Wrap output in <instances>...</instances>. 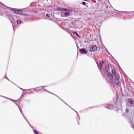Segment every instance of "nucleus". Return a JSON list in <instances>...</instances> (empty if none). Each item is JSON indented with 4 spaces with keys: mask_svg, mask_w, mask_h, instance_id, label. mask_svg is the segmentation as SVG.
Masks as SVG:
<instances>
[{
    "mask_svg": "<svg viewBox=\"0 0 134 134\" xmlns=\"http://www.w3.org/2000/svg\"><path fill=\"white\" fill-rule=\"evenodd\" d=\"M60 100L63 102H64V101L62 99H60Z\"/></svg>",
    "mask_w": 134,
    "mask_h": 134,
    "instance_id": "35",
    "label": "nucleus"
},
{
    "mask_svg": "<svg viewBox=\"0 0 134 134\" xmlns=\"http://www.w3.org/2000/svg\"><path fill=\"white\" fill-rule=\"evenodd\" d=\"M10 100H11V101H13V102H14V100H13L12 99H10Z\"/></svg>",
    "mask_w": 134,
    "mask_h": 134,
    "instance_id": "30",
    "label": "nucleus"
},
{
    "mask_svg": "<svg viewBox=\"0 0 134 134\" xmlns=\"http://www.w3.org/2000/svg\"><path fill=\"white\" fill-rule=\"evenodd\" d=\"M16 23L18 24H21L22 22L20 19L18 20H16Z\"/></svg>",
    "mask_w": 134,
    "mask_h": 134,
    "instance_id": "14",
    "label": "nucleus"
},
{
    "mask_svg": "<svg viewBox=\"0 0 134 134\" xmlns=\"http://www.w3.org/2000/svg\"><path fill=\"white\" fill-rule=\"evenodd\" d=\"M71 27H72V28H74V27H75L74 26H73L72 25V26H71Z\"/></svg>",
    "mask_w": 134,
    "mask_h": 134,
    "instance_id": "28",
    "label": "nucleus"
},
{
    "mask_svg": "<svg viewBox=\"0 0 134 134\" xmlns=\"http://www.w3.org/2000/svg\"><path fill=\"white\" fill-rule=\"evenodd\" d=\"M10 8V10L14 11L15 13L20 15L23 14V13L21 12L23 10L22 9H17L12 8Z\"/></svg>",
    "mask_w": 134,
    "mask_h": 134,
    "instance_id": "3",
    "label": "nucleus"
},
{
    "mask_svg": "<svg viewBox=\"0 0 134 134\" xmlns=\"http://www.w3.org/2000/svg\"><path fill=\"white\" fill-rule=\"evenodd\" d=\"M65 104H66V105H68V106H69L70 107V106L68 105L65 102H63Z\"/></svg>",
    "mask_w": 134,
    "mask_h": 134,
    "instance_id": "34",
    "label": "nucleus"
},
{
    "mask_svg": "<svg viewBox=\"0 0 134 134\" xmlns=\"http://www.w3.org/2000/svg\"><path fill=\"white\" fill-rule=\"evenodd\" d=\"M15 103L18 106V107L19 108V110H20V111L21 114H22V115H23V117H24V118L26 120L27 122L28 123V124L30 126L32 127V128H33V127L30 124H29V123L28 121L26 119V118H25V117L23 115V113H22V112L21 110L20 109V107L18 106V104L16 103Z\"/></svg>",
    "mask_w": 134,
    "mask_h": 134,
    "instance_id": "10",
    "label": "nucleus"
},
{
    "mask_svg": "<svg viewBox=\"0 0 134 134\" xmlns=\"http://www.w3.org/2000/svg\"><path fill=\"white\" fill-rule=\"evenodd\" d=\"M97 47L95 45L91 46L90 48V50L91 52H94L97 51Z\"/></svg>",
    "mask_w": 134,
    "mask_h": 134,
    "instance_id": "7",
    "label": "nucleus"
},
{
    "mask_svg": "<svg viewBox=\"0 0 134 134\" xmlns=\"http://www.w3.org/2000/svg\"><path fill=\"white\" fill-rule=\"evenodd\" d=\"M134 13V11L133 12H129V13Z\"/></svg>",
    "mask_w": 134,
    "mask_h": 134,
    "instance_id": "27",
    "label": "nucleus"
},
{
    "mask_svg": "<svg viewBox=\"0 0 134 134\" xmlns=\"http://www.w3.org/2000/svg\"><path fill=\"white\" fill-rule=\"evenodd\" d=\"M0 97H3L4 98H5V97H4V96H1V95H0Z\"/></svg>",
    "mask_w": 134,
    "mask_h": 134,
    "instance_id": "31",
    "label": "nucleus"
},
{
    "mask_svg": "<svg viewBox=\"0 0 134 134\" xmlns=\"http://www.w3.org/2000/svg\"><path fill=\"white\" fill-rule=\"evenodd\" d=\"M75 112L77 113V116H79V114H78V113H77V112H76V111H75Z\"/></svg>",
    "mask_w": 134,
    "mask_h": 134,
    "instance_id": "32",
    "label": "nucleus"
},
{
    "mask_svg": "<svg viewBox=\"0 0 134 134\" xmlns=\"http://www.w3.org/2000/svg\"><path fill=\"white\" fill-rule=\"evenodd\" d=\"M8 18L9 20L11 21V20H12L10 18V17L9 16H8Z\"/></svg>",
    "mask_w": 134,
    "mask_h": 134,
    "instance_id": "25",
    "label": "nucleus"
},
{
    "mask_svg": "<svg viewBox=\"0 0 134 134\" xmlns=\"http://www.w3.org/2000/svg\"><path fill=\"white\" fill-rule=\"evenodd\" d=\"M105 108L109 110L112 109L115 110H118V108L116 107L113 106L112 104H108Z\"/></svg>",
    "mask_w": 134,
    "mask_h": 134,
    "instance_id": "4",
    "label": "nucleus"
},
{
    "mask_svg": "<svg viewBox=\"0 0 134 134\" xmlns=\"http://www.w3.org/2000/svg\"><path fill=\"white\" fill-rule=\"evenodd\" d=\"M105 7V9L104 11L106 13H111L110 11L111 8H108V7L107 5L106 4L104 6Z\"/></svg>",
    "mask_w": 134,
    "mask_h": 134,
    "instance_id": "8",
    "label": "nucleus"
},
{
    "mask_svg": "<svg viewBox=\"0 0 134 134\" xmlns=\"http://www.w3.org/2000/svg\"><path fill=\"white\" fill-rule=\"evenodd\" d=\"M65 104H66V105H68V106H69L70 107V106L68 105L65 102H63Z\"/></svg>",
    "mask_w": 134,
    "mask_h": 134,
    "instance_id": "33",
    "label": "nucleus"
},
{
    "mask_svg": "<svg viewBox=\"0 0 134 134\" xmlns=\"http://www.w3.org/2000/svg\"><path fill=\"white\" fill-rule=\"evenodd\" d=\"M72 33L74 34H75L78 37H80V35H79L76 32L73 31L72 32Z\"/></svg>",
    "mask_w": 134,
    "mask_h": 134,
    "instance_id": "13",
    "label": "nucleus"
},
{
    "mask_svg": "<svg viewBox=\"0 0 134 134\" xmlns=\"http://www.w3.org/2000/svg\"><path fill=\"white\" fill-rule=\"evenodd\" d=\"M125 113H124L122 114V115L123 116H124L125 115Z\"/></svg>",
    "mask_w": 134,
    "mask_h": 134,
    "instance_id": "37",
    "label": "nucleus"
},
{
    "mask_svg": "<svg viewBox=\"0 0 134 134\" xmlns=\"http://www.w3.org/2000/svg\"><path fill=\"white\" fill-rule=\"evenodd\" d=\"M104 63V62L103 61L102 62L100 61L99 62V70L101 74H102V72L101 70L102 69L103 64Z\"/></svg>",
    "mask_w": 134,
    "mask_h": 134,
    "instance_id": "11",
    "label": "nucleus"
},
{
    "mask_svg": "<svg viewBox=\"0 0 134 134\" xmlns=\"http://www.w3.org/2000/svg\"><path fill=\"white\" fill-rule=\"evenodd\" d=\"M70 14V13L69 12H65L64 13V15L65 16H67L69 15Z\"/></svg>",
    "mask_w": 134,
    "mask_h": 134,
    "instance_id": "15",
    "label": "nucleus"
},
{
    "mask_svg": "<svg viewBox=\"0 0 134 134\" xmlns=\"http://www.w3.org/2000/svg\"><path fill=\"white\" fill-rule=\"evenodd\" d=\"M5 98H7V99H9V100H10V99L9 98H8L7 97H5Z\"/></svg>",
    "mask_w": 134,
    "mask_h": 134,
    "instance_id": "36",
    "label": "nucleus"
},
{
    "mask_svg": "<svg viewBox=\"0 0 134 134\" xmlns=\"http://www.w3.org/2000/svg\"><path fill=\"white\" fill-rule=\"evenodd\" d=\"M22 95H23L22 94V95H21V97L22 96ZM21 97H20V99L21 98Z\"/></svg>",
    "mask_w": 134,
    "mask_h": 134,
    "instance_id": "39",
    "label": "nucleus"
},
{
    "mask_svg": "<svg viewBox=\"0 0 134 134\" xmlns=\"http://www.w3.org/2000/svg\"><path fill=\"white\" fill-rule=\"evenodd\" d=\"M51 93L55 95V96H56V97H57L59 99H61L58 96H57V95L53 93H51V92H50Z\"/></svg>",
    "mask_w": 134,
    "mask_h": 134,
    "instance_id": "21",
    "label": "nucleus"
},
{
    "mask_svg": "<svg viewBox=\"0 0 134 134\" xmlns=\"http://www.w3.org/2000/svg\"><path fill=\"white\" fill-rule=\"evenodd\" d=\"M51 93L55 95V96H56V97H57L59 99H61L58 96H57V95L53 93H51V92H50Z\"/></svg>",
    "mask_w": 134,
    "mask_h": 134,
    "instance_id": "19",
    "label": "nucleus"
},
{
    "mask_svg": "<svg viewBox=\"0 0 134 134\" xmlns=\"http://www.w3.org/2000/svg\"><path fill=\"white\" fill-rule=\"evenodd\" d=\"M122 12L123 13H128L129 14H133V15H134V13H129V12Z\"/></svg>",
    "mask_w": 134,
    "mask_h": 134,
    "instance_id": "16",
    "label": "nucleus"
},
{
    "mask_svg": "<svg viewBox=\"0 0 134 134\" xmlns=\"http://www.w3.org/2000/svg\"><path fill=\"white\" fill-rule=\"evenodd\" d=\"M78 122V124H79V122Z\"/></svg>",
    "mask_w": 134,
    "mask_h": 134,
    "instance_id": "41",
    "label": "nucleus"
},
{
    "mask_svg": "<svg viewBox=\"0 0 134 134\" xmlns=\"http://www.w3.org/2000/svg\"><path fill=\"white\" fill-rule=\"evenodd\" d=\"M18 87H19V88H20V89H21V90H23V91H25V90H24V89L23 88H20V87H19L18 86Z\"/></svg>",
    "mask_w": 134,
    "mask_h": 134,
    "instance_id": "26",
    "label": "nucleus"
},
{
    "mask_svg": "<svg viewBox=\"0 0 134 134\" xmlns=\"http://www.w3.org/2000/svg\"><path fill=\"white\" fill-rule=\"evenodd\" d=\"M82 4L84 5H85L86 4V3L85 2H83L82 3Z\"/></svg>",
    "mask_w": 134,
    "mask_h": 134,
    "instance_id": "22",
    "label": "nucleus"
},
{
    "mask_svg": "<svg viewBox=\"0 0 134 134\" xmlns=\"http://www.w3.org/2000/svg\"><path fill=\"white\" fill-rule=\"evenodd\" d=\"M46 86H41L39 87H37L36 88L37 89V91H43L44 90H45L48 92L50 93V92L49 91H48L47 90L44 89V87H46Z\"/></svg>",
    "mask_w": 134,
    "mask_h": 134,
    "instance_id": "6",
    "label": "nucleus"
},
{
    "mask_svg": "<svg viewBox=\"0 0 134 134\" xmlns=\"http://www.w3.org/2000/svg\"><path fill=\"white\" fill-rule=\"evenodd\" d=\"M12 82V83H13V84H14V83H13L12 82Z\"/></svg>",
    "mask_w": 134,
    "mask_h": 134,
    "instance_id": "40",
    "label": "nucleus"
},
{
    "mask_svg": "<svg viewBox=\"0 0 134 134\" xmlns=\"http://www.w3.org/2000/svg\"><path fill=\"white\" fill-rule=\"evenodd\" d=\"M67 9L65 8H62V10H64V11H66Z\"/></svg>",
    "mask_w": 134,
    "mask_h": 134,
    "instance_id": "24",
    "label": "nucleus"
},
{
    "mask_svg": "<svg viewBox=\"0 0 134 134\" xmlns=\"http://www.w3.org/2000/svg\"><path fill=\"white\" fill-rule=\"evenodd\" d=\"M79 51L82 54H86L87 53L88 51L85 48L79 49Z\"/></svg>",
    "mask_w": 134,
    "mask_h": 134,
    "instance_id": "5",
    "label": "nucleus"
},
{
    "mask_svg": "<svg viewBox=\"0 0 134 134\" xmlns=\"http://www.w3.org/2000/svg\"><path fill=\"white\" fill-rule=\"evenodd\" d=\"M128 102L130 104V105L133 104V100L131 98H129L128 100Z\"/></svg>",
    "mask_w": 134,
    "mask_h": 134,
    "instance_id": "12",
    "label": "nucleus"
},
{
    "mask_svg": "<svg viewBox=\"0 0 134 134\" xmlns=\"http://www.w3.org/2000/svg\"><path fill=\"white\" fill-rule=\"evenodd\" d=\"M51 93L55 95V96H56V97H57L59 99H61L58 96H57V95L53 93H51V92H50Z\"/></svg>",
    "mask_w": 134,
    "mask_h": 134,
    "instance_id": "20",
    "label": "nucleus"
},
{
    "mask_svg": "<svg viewBox=\"0 0 134 134\" xmlns=\"http://www.w3.org/2000/svg\"><path fill=\"white\" fill-rule=\"evenodd\" d=\"M46 16H47L48 17H49L50 16V15L48 14H46Z\"/></svg>",
    "mask_w": 134,
    "mask_h": 134,
    "instance_id": "23",
    "label": "nucleus"
},
{
    "mask_svg": "<svg viewBox=\"0 0 134 134\" xmlns=\"http://www.w3.org/2000/svg\"><path fill=\"white\" fill-rule=\"evenodd\" d=\"M111 72L113 76H112V78H108V81L109 82L113 83V85L114 87H116L118 86H120L121 85V82L119 81V75L118 74H116L114 71H113L112 68Z\"/></svg>",
    "mask_w": 134,
    "mask_h": 134,
    "instance_id": "1",
    "label": "nucleus"
},
{
    "mask_svg": "<svg viewBox=\"0 0 134 134\" xmlns=\"http://www.w3.org/2000/svg\"><path fill=\"white\" fill-rule=\"evenodd\" d=\"M5 78L8 80L9 81H10V80H9V79L6 76H5Z\"/></svg>",
    "mask_w": 134,
    "mask_h": 134,
    "instance_id": "29",
    "label": "nucleus"
},
{
    "mask_svg": "<svg viewBox=\"0 0 134 134\" xmlns=\"http://www.w3.org/2000/svg\"><path fill=\"white\" fill-rule=\"evenodd\" d=\"M108 53H109V54L110 55H111V54L109 53V52H108Z\"/></svg>",
    "mask_w": 134,
    "mask_h": 134,
    "instance_id": "38",
    "label": "nucleus"
},
{
    "mask_svg": "<svg viewBox=\"0 0 134 134\" xmlns=\"http://www.w3.org/2000/svg\"><path fill=\"white\" fill-rule=\"evenodd\" d=\"M15 103L18 106V107L19 108V110H20V111L21 114H22V115H23V117H24V118L26 120L27 122L28 123V124L30 126L32 127V128H33V127L30 124H29V123L28 121L26 119V118H25V117L23 115V113H22V112L21 110L20 109V107L18 106V104L16 103Z\"/></svg>",
    "mask_w": 134,
    "mask_h": 134,
    "instance_id": "9",
    "label": "nucleus"
},
{
    "mask_svg": "<svg viewBox=\"0 0 134 134\" xmlns=\"http://www.w3.org/2000/svg\"><path fill=\"white\" fill-rule=\"evenodd\" d=\"M105 69L106 70L105 72V74L107 76L108 78H111L113 75L112 74H111L110 72V69L109 67V64L106 65L105 66Z\"/></svg>",
    "mask_w": 134,
    "mask_h": 134,
    "instance_id": "2",
    "label": "nucleus"
},
{
    "mask_svg": "<svg viewBox=\"0 0 134 134\" xmlns=\"http://www.w3.org/2000/svg\"><path fill=\"white\" fill-rule=\"evenodd\" d=\"M11 23L12 24V26H13V30H14V29H13V26L14 25V22H13L12 20H11Z\"/></svg>",
    "mask_w": 134,
    "mask_h": 134,
    "instance_id": "17",
    "label": "nucleus"
},
{
    "mask_svg": "<svg viewBox=\"0 0 134 134\" xmlns=\"http://www.w3.org/2000/svg\"><path fill=\"white\" fill-rule=\"evenodd\" d=\"M21 15H23L26 16H27L29 15H28V14H23H23Z\"/></svg>",
    "mask_w": 134,
    "mask_h": 134,
    "instance_id": "18",
    "label": "nucleus"
},
{
    "mask_svg": "<svg viewBox=\"0 0 134 134\" xmlns=\"http://www.w3.org/2000/svg\"><path fill=\"white\" fill-rule=\"evenodd\" d=\"M18 100H16V101H18Z\"/></svg>",
    "mask_w": 134,
    "mask_h": 134,
    "instance_id": "42",
    "label": "nucleus"
}]
</instances>
